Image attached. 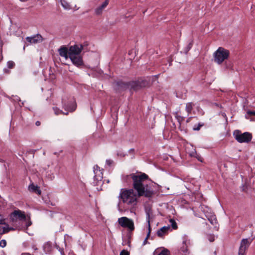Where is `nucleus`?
Returning <instances> with one entry per match:
<instances>
[{"mask_svg":"<svg viewBox=\"0 0 255 255\" xmlns=\"http://www.w3.org/2000/svg\"><path fill=\"white\" fill-rule=\"evenodd\" d=\"M14 65H15L14 63L12 61H9L7 63V66L8 68H10V69L13 68L14 66Z\"/></svg>","mask_w":255,"mask_h":255,"instance_id":"nucleus-28","label":"nucleus"},{"mask_svg":"<svg viewBox=\"0 0 255 255\" xmlns=\"http://www.w3.org/2000/svg\"><path fill=\"white\" fill-rule=\"evenodd\" d=\"M147 85L148 83L145 80L131 81L128 83L119 82L117 83V89L119 90L129 89L130 91H137Z\"/></svg>","mask_w":255,"mask_h":255,"instance_id":"nucleus-4","label":"nucleus"},{"mask_svg":"<svg viewBox=\"0 0 255 255\" xmlns=\"http://www.w3.org/2000/svg\"><path fill=\"white\" fill-rule=\"evenodd\" d=\"M208 239L210 242H212L214 241L215 237L213 235H210L208 236Z\"/></svg>","mask_w":255,"mask_h":255,"instance_id":"nucleus-32","label":"nucleus"},{"mask_svg":"<svg viewBox=\"0 0 255 255\" xmlns=\"http://www.w3.org/2000/svg\"><path fill=\"white\" fill-rule=\"evenodd\" d=\"M50 248H51L50 245L48 243H45L43 246V249L45 252L48 251V250H50Z\"/></svg>","mask_w":255,"mask_h":255,"instance_id":"nucleus-27","label":"nucleus"},{"mask_svg":"<svg viewBox=\"0 0 255 255\" xmlns=\"http://www.w3.org/2000/svg\"><path fill=\"white\" fill-rule=\"evenodd\" d=\"M180 250L184 254H186L187 253V246L186 244V241H183V246L180 248Z\"/></svg>","mask_w":255,"mask_h":255,"instance_id":"nucleus-21","label":"nucleus"},{"mask_svg":"<svg viewBox=\"0 0 255 255\" xmlns=\"http://www.w3.org/2000/svg\"><path fill=\"white\" fill-rule=\"evenodd\" d=\"M250 244L251 242L248 239H243L241 243L238 255H245L246 251Z\"/></svg>","mask_w":255,"mask_h":255,"instance_id":"nucleus-8","label":"nucleus"},{"mask_svg":"<svg viewBox=\"0 0 255 255\" xmlns=\"http://www.w3.org/2000/svg\"><path fill=\"white\" fill-rule=\"evenodd\" d=\"M34 249L36 250H37V248H34Z\"/></svg>","mask_w":255,"mask_h":255,"instance_id":"nucleus-39","label":"nucleus"},{"mask_svg":"<svg viewBox=\"0 0 255 255\" xmlns=\"http://www.w3.org/2000/svg\"><path fill=\"white\" fill-rule=\"evenodd\" d=\"M26 41L30 44H35L42 41V37L40 35L37 34L32 37H27Z\"/></svg>","mask_w":255,"mask_h":255,"instance_id":"nucleus-14","label":"nucleus"},{"mask_svg":"<svg viewBox=\"0 0 255 255\" xmlns=\"http://www.w3.org/2000/svg\"><path fill=\"white\" fill-rule=\"evenodd\" d=\"M230 52L229 50L225 49L223 47H219L214 53V61L217 63L220 64L223 61L228 59Z\"/></svg>","mask_w":255,"mask_h":255,"instance_id":"nucleus-5","label":"nucleus"},{"mask_svg":"<svg viewBox=\"0 0 255 255\" xmlns=\"http://www.w3.org/2000/svg\"><path fill=\"white\" fill-rule=\"evenodd\" d=\"M169 222L170 223L172 228L174 230H176L177 229V225L175 222V221L173 219H170L169 220Z\"/></svg>","mask_w":255,"mask_h":255,"instance_id":"nucleus-24","label":"nucleus"},{"mask_svg":"<svg viewBox=\"0 0 255 255\" xmlns=\"http://www.w3.org/2000/svg\"><path fill=\"white\" fill-rule=\"evenodd\" d=\"M233 135L235 138L240 143H248L252 138V135L251 133L245 132L242 133L239 130L235 131Z\"/></svg>","mask_w":255,"mask_h":255,"instance_id":"nucleus-6","label":"nucleus"},{"mask_svg":"<svg viewBox=\"0 0 255 255\" xmlns=\"http://www.w3.org/2000/svg\"><path fill=\"white\" fill-rule=\"evenodd\" d=\"M146 219L148 222V233L147 234L146 237L144 239L143 245H145L147 244V240L150 236V232H151V227L150 225V215L149 212L146 213Z\"/></svg>","mask_w":255,"mask_h":255,"instance_id":"nucleus-15","label":"nucleus"},{"mask_svg":"<svg viewBox=\"0 0 255 255\" xmlns=\"http://www.w3.org/2000/svg\"><path fill=\"white\" fill-rule=\"evenodd\" d=\"M6 245V241L5 240H2L0 241V247L4 248Z\"/></svg>","mask_w":255,"mask_h":255,"instance_id":"nucleus-31","label":"nucleus"},{"mask_svg":"<svg viewBox=\"0 0 255 255\" xmlns=\"http://www.w3.org/2000/svg\"><path fill=\"white\" fill-rule=\"evenodd\" d=\"M194 154L196 155L195 157L198 159V160H199V161H200L201 162H203V157L201 155L197 154L196 152H195V153L193 152V153H191L190 155L191 156H194Z\"/></svg>","mask_w":255,"mask_h":255,"instance_id":"nucleus-25","label":"nucleus"},{"mask_svg":"<svg viewBox=\"0 0 255 255\" xmlns=\"http://www.w3.org/2000/svg\"><path fill=\"white\" fill-rule=\"evenodd\" d=\"M158 255H169V251L167 249H164Z\"/></svg>","mask_w":255,"mask_h":255,"instance_id":"nucleus-29","label":"nucleus"},{"mask_svg":"<svg viewBox=\"0 0 255 255\" xmlns=\"http://www.w3.org/2000/svg\"><path fill=\"white\" fill-rule=\"evenodd\" d=\"M120 255H129V254L127 251L123 250L121 252Z\"/></svg>","mask_w":255,"mask_h":255,"instance_id":"nucleus-34","label":"nucleus"},{"mask_svg":"<svg viewBox=\"0 0 255 255\" xmlns=\"http://www.w3.org/2000/svg\"><path fill=\"white\" fill-rule=\"evenodd\" d=\"M70 59L72 63L77 67L83 65L82 57L80 53L83 49L82 44H75L69 47Z\"/></svg>","mask_w":255,"mask_h":255,"instance_id":"nucleus-3","label":"nucleus"},{"mask_svg":"<svg viewBox=\"0 0 255 255\" xmlns=\"http://www.w3.org/2000/svg\"><path fill=\"white\" fill-rule=\"evenodd\" d=\"M58 52L59 55L65 59L70 58L69 48L68 49L66 47L63 46L58 49Z\"/></svg>","mask_w":255,"mask_h":255,"instance_id":"nucleus-12","label":"nucleus"},{"mask_svg":"<svg viewBox=\"0 0 255 255\" xmlns=\"http://www.w3.org/2000/svg\"><path fill=\"white\" fill-rule=\"evenodd\" d=\"M129 177L131 178V174H130L129 175H127L124 176L123 177V180L124 181H126Z\"/></svg>","mask_w":255,"mask_h":255,"instance_id":"nucleus-35","label":"nucleus"},{"mask_svg":"<svg viewBox=\"0 0 255 255\" xmlns=\"http://www.w3.org/2000/svg\"><path fill=\"white\" fill-rule=\"evenodd\" d=\"M12 228H9L8 225L5 223L4 219L0 215V234L2 235L8 232L10 230H13Z\"/></svg>","mask_w":255,"mask_h":255,"instance_id":"nucleus-9","label":"nucleus"},{"mask_svg":"<svg viewBox=\"0 0 255 255\" xmlns=\"http://www.w3.org/2000/svg\"><path fill=\"white\" fill-rule=\"evenodd\" d=\"M113 163V160H112L111 159H107L106 160V164L109 166H111Z\"/></svg>","mask_w":255,"mask_h":255,"instance_id":"nucleus-33","label":"nucleus"},{"mask_svg":"<svg viewBox=\"0 0 255 255\" xmlns=\"http://www.w3.org/2000/svg\"><path fill=\"white\" fill-rule=\"evenodd\" d=\"M131 178L133 181V187L139 196L150 197L153 191L147 183L148 178L147 175L144 173L131 174Z\"/></svg>","mask_w":255,"mask_h":255,"instance_id":"nucleus-1","label":"nucleus"},{"mask_svg":"<svg viewBox=\"0 0 255 255\" xmlns=\"http://www.w3.org/2000/svg\"><path fill=\"white\" fill-rule=\"evenodd\" d=\"M35 125L37 126H39L40 125V122H39V121H37L35 123Z\"/></svg>","mask_w":255,"mask_h":255,"instance_id":"nucleus-37","label":"nucleus"},{"mask_svg":"<svg viewBox=\"0 0 255 255\" xmlns=\"http://www.w3.org/2000/svg\"><path fill=\"white\" fill-rule=\"evenodd\" d=\"M46 177L50 180H52L55 178L54 174L51 171H47L46 173Z\"/></svg>","mask_w":255,"mask_h":255,"instance_id":"nucleus-22","label":"nucleus"},{"mask_svg":"<svg viewBox=\"0 0 255 255\" xmlns=\"http://www.w3.org/2000/svg\"><path fill=\"white\" fill-rule=\"evenodd\" d=\"M170 229V227L164 226L159 230H158L157 232V235L158 237H162Z\"/></svg>","mask_w":255,"mask_h":255,"instance_id":"nucleus-17","label":"nucleus"},{"mask_svg":"<svg viewBox=\"0 0 255 255\" xmlns=\"http://www.w3.org/2000/svg\"><path fill=\"white\" fill-rule=\"evenodd\" d=\"M109 0H106L101 5L98 6L95 9V13L96 15H100L102 14L104 9L109 4Z\"/></svg>","mask_w":255,"mask_h":255,"instance_id":"nucleus-13","label":"nucleus"},{"mask_svg":"<svg viewBox=\"0 0 255 255\" xmlns=\"http://www.w3.org/2000/svg\"><path fill=\"white\" fill-rule=\"evenodd\" d=\"M25 218L24 212L20 210L14 211L10 216L11 220L13 222L17 220V219L24 220Z\"/></svg>","mask_w":255,"mask_h":255,"instance_id":"nucleus-10","label":"nucleus"},{"mask_svg":"<svg viewBox=\"0 0 255 255\" xmlns=\"http://www.w3.org/2000/svg\"><path fill=\"white\" fill-rule=\"evenodd\" d=\"M203 126V124H199L198 125H195L193 127V130H199L200 129V128Z\"/></svg>","mask_w":255,"mask_h":255,"instance_id":"nucleus-30","label":"nucleus"},{"mask_svg":"<svg viewBox=\"0 0 255 255\" xmlns=\"http://www.w3.org/2000/svg\"><path fill=\"white\" fill-rule=\"evenodd\" d=\"M28 189L30 191L36 193L38 195L41 194V192L39 188L37 185H35L33 184H31L29 186Z\"/></svg>","mask_w":255,"mask_h":255,"instance_id":"nucleus-16","label":"nucleus"},{"mask_svg":"<svg viewBox=\"0 0 255 255\" xmlns=\"http://www.w3.org/2000/svg\"><path fill=\"white\" fill-rule=\"evenodd\" d=\"M139 197L132 189L122 188L120 190L118 198L120 202L123 203L132 212L137 205Z\"/></svg>","mask_w":255,"mask_h":255,"instance_id":"nucleus-2","label":"nucleus"},{"mask_svg":"<svg viewBox=\"0 0 255 255\" xmlns=\"http://www.w3.org/2000/svg\"><path fill=\"white\" fill-rule=\"evenodd\" d=\"M194 106V104L192 102H189L186 104L185 110L188 114V115L191 114Z\"/></svg>","mask_w":255,"mask_h":255,"instance_id":"nucleus-18","label":"nucleus"},{"mask_svg":"<svg viewBox=\"0 0 255 255\" xmlns=\"http://www.w3.org/2000/svg\"><path fill=\"white\" fill-rule=\"evenodd\" d=\"M208 219L212 225L215 226V227H217V221L215 215H211L209 217H208Z\"/></svg>","mask_w":255,"mask_h":255,"instance_id":"nucleus-19","label":"nucleus"},{"mask_svg":"<svg viewBox=\"0 0 255 255\" xmlns=\"http://www.w3.org/2000/svg\"><path fill=\"white\" fill-rule=\"evenodd\" d=\"M61 4H62V6L63 7V8L65 9L68 10V9H70L71 8L70 5L66 0H61Z\"/></svg>","mask_w":255,"mask_h":255,"instance_id":"nucleus-20","label":"nucleus"},{"mask_svg":"<svg viewBox=\"0 0 255 255\" xmlns=\"http://www.w3.org/2000/svg\"><path fill=\"white\" fill-rule=\"evenodd\" d=\"M248 114L250 115L255 116V112L249 111L248 112Z\"/></svg>","mask_w":255,"mask_h":255,"instance_id":"nucleus-36","label":"nucleus"},{"mask_svg":"<svg viewBox=\"0 0 255 255\" xmlns=\"http://www.w3.org/2000/svg\"><path fill=\"white\" fill-rule=\"evenodd\" d=\"M76 108V103H74L73 104V106H72V107H69H69H64V109L65 110H68V111H69V112H73L74 111H75Z\"/></svg>","mask_w":255,"mask_h":255,"instance_id":"nucleus-26","label":"nucleus"},{"mask_svg":"<svg viewBox=\"0 0 255 255\" xmlns=\"http://www.w3.org/2000/svg\"><path fill=\"white\" fill-rule=\"evenodd\" d=\"M53 110L54 111V113L56 115H58L61 114H63L64 115H67L68 114V113L67 112L66 113L62 112V111L60 110V109H58L56 107L53 108Z\"/></svg>","mask_w":255,"mask_h":255,"instance_id":"nucleus-23","label":"nucleus"},{"mask_svg":"<svg viewBox=\"0 0 255 255\" xmlns=\"http://www.w3.org/2000/svg\"><path fill=\"white\" fill-rule=\"evenodd\" d=\"M126 210H125V211H126ZM119 211L120 212H122L124 211V210H123V209H121L120 207H119Z\"/></svg>","mask_w":255,"mask_h":255,"instance_id":"nucleus-38","label":"nucleus"},{"mask_svg":"<svg viewBox=\"0 0 255 255\" xmlns=\"http://www.w3.org/2000/svg\"><path fill=\"white\" fill-rule=\"evenodd\" d=\"M119 225L125 228H127L129 231H133L134 230V223L132 219L126 217H123L118 219Z\"/></svg>","mask_w":255,"mask_h":255,"instance_id":"nucleus-7","label":"nucleus"},{"mask_svg":"<svg viewBox=\"0 0 255 255\" xmlns=\"http://www.w3.org/2000/svg\"><path fill=\"white\" fill-rule=\"evenodd\" d=\"M93 169L95 174L94 179L97 182L101 181L103 179V174L100 170V168L96 165L94 166Z\"/></svg>","mask_w":255,"mask_h":255,"instance_id":"nucleus-11","label":"nucleus"}]
</instances>
